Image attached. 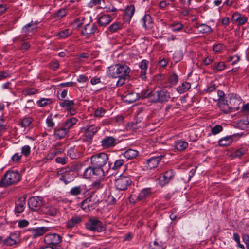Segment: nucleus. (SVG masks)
I'll list each match as a JSON object with an SVG mask.
<instances>
[{"label":"nucleus","instance_id":"37","mask_svg":"<svg viewBox=\"0 0 249 249\" xmlns=\"http://www.w3.org/2000/svg\"><path fill=\"white\" fill-rule=\"evenodd\" d=\"M135 12V7L133 5H130V6H127L125 10V16L128 17L129 19H130L133 17Z\"/></svg>","mask_w":249,"mask_h":249},{"label":"nucleus","instance_id":"10","mask_svg":"<svg viewBox=\"0 0 249 249\" xmlns=\"http://www.w3.org/2000/svg\"><path fill=\"white\" fill-rule=\"evenodd\" d=\"M104 175L105 173L103 169L96 168L93 166L92 167L87 168L83 173V176L86 178H90L94 176L100 178L104 176Z\"/></svg>","mask_w":249,"mask_h":249},{"label":"nucleus","instance_id":"24","mask_svg":"<svg viewBox=\"0 0 249 249\" xmlns=\"http://www.w3.org/2000/svg\"><path fill=\"white\" fill-rule=\"evenodd\" d=\"M81 221V218L79 216H74L69 220L66 223L68 229H71L79 224Z\"/></svg>","mask_w":249,"mask_h":249},{"label":"nucleus","instance_id":"57","mask_svg":"<svg viewBox=\"0 0 249 249\" xmlns=\"http://www.w3.org/2000/svg\"><path fill=\"white\" fill-rule=\"evenodd\" d=\"M216 89V86L214 84H211V85L208 87L207 89L205 90V92L210 93L212 92H215Z\"/></svg>","mask_w":249,"mask_h":249},{"label":"nucleus","instance_id":"17","mask_svg":"<svg viewBox=\"0 0 249 249\" xmlns=\"http://www.w3.org/2000/svg\"><path fill=\"white\" fill-rule=\"evenodd\" d=\"M114 17V14H104L98 18V22L100 26L105 27L112 21Z\"/></svg>","mask_w":249,"mask_h":249},{"label":"nucleus","instance_id":"41","mask_svg":"<svg viewBox=\"0 0 249 249\" xmlns=\"http://www.w3.org/2000/svg\"><path fill=\"white\" fill-rule=\"evenodd\" d=\"M122 24L119 22H114L109 26L108 30L111 32H115L122 28Z\"/></svg>","mask_w":249,"mask_h":249},{"label":"nucleus","instance_id":"12","mask_svg":"<svg viewBox=\"0 0 249 249\" xmlns=\"http://www.w3.org/2000/svg\"><path fill=\"white\" fill-rule=\"evenodd\" d=\"M163 157V155H160L150 158L144 163V169L145 170H151L157 167Z\"/></svg>","mask_w":249,"mask_h":249},{"label":"nucleus","instance_id":"5","mask_svg":"<svg viewBox=\"0 0 249 249\" xmlns=\"http://www.w3.org/2000/svg\"><path fill=\"white\" fill-rule=\"evenodd\" d=\"M171 98V94L165 89H162L154 92L150 95V101L154 103H164L167 102Z\"/></svg>","mask_w":249,"mask_h":249},{"label":"nucleus","instance_id":"7","mask_svg":"<svg viewBox=\"0 0 249 249\" xmlns=\"http://www.w3.org/2000/svg\"><path fill=\"white\" fill-rule=\"evenodd\" d=\"M99 202L97 195L93 194L82 202L81 207L85 211L90 210L95 208Z\"/></svg>","mask_w":249,"mask_h":249},{"label":"nucleus","instance_id":"19","mask_svg":"<svg viewBox=\"0 0 249 249\" xmlns=\"http://www.w3.org/2000/svg\"><path fill=\"white\" fill-rule=\"evenodd\" d=\"M49 230V227H41L33 229L31 231L33 237L36 238L37 237L43 235L45 232L48 231Z\"/></svg>","mask_w":249,"mask_h":249},{"label":"nucleus","instance_id":"43","mask_svg":"<svg viewBox=\"0 0 249 249\" xmlns=\"http://www.w3.org/2000/svg\"><path fill=\"white\" fill-rule=\"evenodd\" d=\"M170 27L174 32H178L183 28V25L179 22H176L172 24Z\"/></svg>","mask_w":249,"mask_h":249},{"label":"nucleus","instance_id":"26","mask_svg":"<svg viewBox=\"0 0 249 249\" xmlns=\"http://www.w3.org/2000/svg\"><path fill=\"white\" fill-rule=\"evenodd\" d=\"M98 131V127L94 125H90L86 128L85 135L89 139H92L93 136Z\"/></svg>","mask_w":249,"mask_h":249},{"label":"nucleus","instance_id":"39","mask_svg":"<svg viewBox=\"0 0 249 249\" xmlns=\"http://www.w3.org/2000/svg\"><path fill=\"white\" fill-rule=\"evenodd\" d=\"M78 120L75 117H72L68 119L65 123L64 126L69 130L74 124H75Z\"/></svg>","mask_w":249,"mask_h":249},{"label":"nucleus","instance_id":"29","mask_svg":"<svg viewBox=\"0 0 249 249\" xmlns=\"http://www.w3.org/2000/svg\"><path fill=\"white\" fill-rule=\"evenodd\" d=\"M233 142V136H226L218 141V145L220 146H227Z\"/></svg>","mask_w":249,"mask_h":249},{"label":"nucleus","instance_id":"1","mask_svg":"<svg viewBox=\"0 0 249 249\" xmlns=\"http://www.w3.org/2000/svg\"><path fill=\"white\" fill-rule=\"evenodd\" d=\"M130 72V68L126 65H115L108 68V74L113 78H119L116 82L117 86H121L124 83L125 79L128 77Z\"/></svg>","mask_w":249,"mask_h":249},{"label":"nucleus","instance_id":"23","mask_svg":"<svg viewBox=\"0 0 249 249\" xmlns=\"http://www.w3.org/2000/svg\"><path fill=\"white\" fill-rule=\"evenodd\" d=\"M138 151L136 150L129 149L124 153H122L120 157L125 158L127 160H130L135 158L138 156Z\"/></svg>","mask_w":249,"mask_h":249},{"label":"nucleus","instance_id":"6","mask_svg":"<svg viewBox=\"0 0 249 249\" xmlns=\"http://www.w3.org/2000/svg\"><path fill=\"white\" fill-rule=\"evenodd\" d=\"M151 194L152 192L150 188H144L138 195H131L129 197V201L133 203L141 201H144Z\"/></svg>","mask_w":249,"mask_h":249},{"label":"nucleus","instance_id":"63","mask_svg":"<svg viewBox=\"0 0 249 249\" xmlns=\"http://www.w3.org/2000/svg\"><path fill=\"white\" fill-rule=\"evenodd\" d=\"M151 249H163L162 247L158 244V242L154 241L153 245H150Z\"/></svg>","mask_w":249,"mask_h":249},{"label":"nucleus","instance_id":"33","mask_svg":"<svg viewBox=\"0 0 249 249\" xmlns=\"http://www.w3.org/2000/svg\"><path fill=\"white\" fill-rule=\"evenodd\" d=\"M73 179V176L68 172H65L61 175L59 178V180L63 181L66 184L71 182Z\"/></svg>","mask_w":249,"mask_h":249},{"label":"nucleus","instance_id":"18","mask_svg":"<svg viewBox=\"0 0 249 249\" xmlns=\"http://www.w3.org/2000/svg\"><path fill=\"white\" fill-rule=\"evenodd\" d=\"M97 26L95 24H87L82 30V34L88 36L97 30Z\"/></svg>","mask_w":249,"mask_h":249},{"label":"nucleus","instance_id":"31","mask_svg":"<svg viewBox=\"0 0 249 249\" xmlns=\"http://www.w3.org/2000/svg\"><path fill=\"white\" fill-rule=\"evenodd\" d=\"M142 26L145 29L151 28L152 27V20L149 15H145L142 20Z\"/></svg>","mask_w":249,"mask_h":249},{"label":"nucleus","instance_id":"60","mask_svg":"<svg viewBox=\"0 0 249 249\" xmlns=\"http://www.w3.org/2000/svg\"><path fill=\"white\" fill-rule=\"evenodd\" d=\"M59 67V63L57 61L52 62L50 64V67L53 70H55Z\"/></svg>","mask_w":249,"mask_h":249},{"label":"nucleus","instance_id":"9","mask_svg":"<svg viewBox=\"0 0 249 249\" xmlns=\"http://www.w3.org/2000/svg\"><path fill=\"white\" fill-rule=\"evenodd\" d=\"M131 180L129 177L120 176L115 180V184L117 189L120 190H125L130 185Z\"/></svg>","mask_w":249,"mask_h":249},{"label":"nucleus","instance_id":"3","mask_svg":"<svg viewBox=\"0 0 249 249\" xmlns=\"http://www.w3.org/2000/svg\"><path fill=\"white\" fill-rule=\"evenodd\" d=\"M20 180V174L17 171H9L7 172L0 182V186L7 187L15 184Z\"/></svg>","mask_w":249,"mask_h":249},{"label":"nucleus","instance_id":"25","mask_svg":"<svg viewBox=\"0 0 249 249\" xmlns=\"http://www.w3.org/2000/svg\"><path fill=\"white\" fill-rule=\"evenodd\" d=\"M25 198H19L15 205V212L17 213H22L25 207Z\"/></svg>","mask_w":249,"mask_h":249},{"label":"nucleus","instance_id":"44","mask_svg":"<svg viewBox=\"0 0 249 249\" xmlns=\"http://www.w3.org/2000/svg\"><path fill=\"white\" fill-rule=\"evenodd\" d=\"M81 188L80 186H75L71 189L70 194L72 196H76L81 194Z\"/></svg>","mask_w":249,"mask_h":249},{"label":"nucleus","instance_id":"27","mask_svg":"<svg viewBox=\"0 0 249 249\" xmlns=\"http://www.w3.org/2000/svg\"><path fill=\"white\" fill-rule=\"evenodd\" d=\"M69 130L63 125L54 129V134L59 139H62L68 133Z\"/></svg>","mask_w":249,"mask_h":249},{"label":"nucleus","instance_id":"46","mask_svg":"<svg viewBox=\"0 0 249 249\" xmlns=\"http://www.w3.org/2000/svg\"><path fill=\"white\" fill-rule=\"evenodd\" d=\"M71 31L69 29H65L60 32L58 34V36L60 38H66L69 36L71 34Z\"/></svg>","mask_w":249,"mask_h":249},{"label":"nucleus","instance_id":"42","mask_svg":"<svg viewBox=\"0 0 249 249\" xmlns=\"http://www.w3.org/2000/svg\"><path fill=\"white\" fill-rule=\"evenodd\" d=\"M32 121L33 119L31 117H25L22 120L20 124L22 127L25 128L29 126Z\"/></svg>","mask_w":249,"mask_h":249},{"label":"nucleus","instance_id":"16","mask_svg":"<svg viewBox=\"0 0 249 249\" xmlns=\"http://www.w3.org/2000/svg\"><path fill=\"white\" fill-rule=\"evenodd\" d=\"M173 176L174 174L172 170L166 171L165 172L163 176H160L159 178V184L162 186L165 185L169 183Z\"/></svg>","mask_w":249,"mask_h":249},{"label":"nucleus","instance_id":"35","mask_svg":"<svg viewBox=\"0 0 249 249\" xmlns=\"http://www.w3.org/2000/svg\"><path fill=\"white\" fill-rule=\"evenodd\" d=\"M52 103V100L50 98H43L39 100L36 104L40 107H45Z\"/></svg>","mask_w":249,"mask_h":249},{"label":"nucleus","instance_id":"21","mask_svg":"<svg viewBox=\"0 0 249 249\" xmlns=\"http://www.w3.org/2000/svg\"><path fill=\"white\" fill-rule=\"evenodd\" d=\"M148 61L146 60H143L139 64V68L141 69L140 76L142 80L146 78V71L148 66Z\"/></svg>","mask_w":249,"mask_h":249},{"label":"nucleus","instance_id":"28","mask_svg":"<svg viewBox=\"0 0 249 249\" xmlns=\"http://www.w3.org/2000/svg\"><path fill=\"white\" fill-rule=\"evenodd\" d=\"M42 211L45 214L52 216H55L58 213L57 209L52 206L44 207Z\"/></svg>","mask_w":249,"mask_h":249},{"label":"nucleus","instance_id":"40","mask_svg":"<svg viewBox=\"0 0 249 249\" xmlns=\"http://www.w3.org/2000/svg\"><path fill=\"white\" fill-rule=\"evenodd\" d=\"M213 69L215 72H218L223 71L226 67V65L223 62H220L217 63H215L212 66Z\"/></svg>","mask_w":249,"mask_h":249},{"label":"nucleus","instance_id":"14","mask_svg":"<svg viewBox=\"0 0 249 249\" xmlns=\"http://www.w3.org/2000/svg\"><path fill=\"white\" fill-rule=\"evenodd\" d=\"M117 139L112 136H106L101 141V146L104 149H107L115 146Z\"/></svg>","mask_w":249,"mask_h":249},{"label":"nucleus","instance_id":"45","mask_svg":"<svg viewBox=\"0 0 249 249\" xmlns=\"http://www.w3.org/2000/svg\"><path fill=\"white\" fill-rule=\"evenodd\" d=\"M124 160L123 159H120L119 160H117L114 164V166L112 167L113 170H117L121 166H122L124 163Z\"/></svg>","mask_w":249,"mask_h":249},{"label":"nucleus","instance_id":"59","mask_svg":"<svg viewBox=\"0 0 249 249\" xmlns=\"http://www.w3.org/2000/svg\"><path fill=\"white\" fill-rule=\"evenodd\" d=\"M212 31V29L210 26L203 24V33L210 34Z\"/></svg>","mask_w":249,"mask_h":249},{"label":"nucleus","instance_id":"2","mask_svg":"<svg viewBox=\"0 0 249 249\" xmlns=\"http://www.w3.org/2000/svg\"><path fill=\"white\" fill-rule=\"evenodd\" d=\"M220 103V108L222 111L225 113L234 112L239 110L241 99L237 95L232 94L224 103Z\"/></svg>","mask_w":249,"mask_h":249},{"label":"nucleus","instance_id":"38","mask_svg":"<svg viewBox=\"0 0 249 249\" xmlns=\"http://www.w3.org/2000/svg\"><path fill=\"white\" fill-rule=\"evenodd\" d=\"M36 28V24H34L33 22H31L24 26V27L22 29V31L25 34H28L30 32H32V31L35 29Z\"/></svg>","mask_w":249,"mask_h":249},{"label":"nucleus","instance_id":"61","mask_svg":"<svg viewBox=\"0 0 249 249\" xmlns=\"http://www.w3.org/2000/svg\"><path fill=\"white\" fill-rule=\"evenodd\" d=\"M21 156L22 154H20L19 153H16L12 156V159L13 161L17 162L20 160Z\"/></svg>","mask_w":249,"mask_h":249},{"label":"nucleus","instance_id":"11","mask_svg":"<svg viewBox=\"0 0 249 249\" xmlns=\"http://www.w3.org/2000/svg\"><path fill=\"white\" fill-rule=\"evenodd\" d=\"M43 199L40 196H33L28 199V205L32 211H38L43 205Z\"/></svg>","mask_w":249,"mask_h":249},{"label":"nucleus","instance_id":"13","mask_svg":"<svg viewBox=\"0 0 249 249\" xmlns=\"http://www.w3.org/2000/svg\"><path fill=\"white\" fill-rule=\"evenodd\" d=\"M62 239L60 235L53 233L48 234L45 236L44 241L48 245H56L62 242Z\"/></svg>","mask_w":249,"mask_h":249},{"label":"nucleus","instance_id":"53","mask_svg":"<svg viewBox=\"0 0 249 249\" xmlns=\"http://www.w3.org/2000/svg\"><path fill=\"white\" fill-rule=\"evenodd\" d=\"M169 80L172 85H175L178 81V76L176 74L173 73L169 77Z\"/></svg>","mask_w":249,"mask_h":249},{"label":"nucleus","instance_id":"55","mask_svg":"<svg viewBox=\"0 0 249 249\" xmlns=\"http://www.w3.org/2000/svg\"><path fill=\"white\" fill-rule=\"evenodd\" d=\"M233 237L234 241L237 243L238 247L241 249H243L244 247L243 245L240 244V236L239 234L236 233H234L233 234Z\"/></svg>","mask_w":249,"mask_h":249},{"label":"nucleus","instance_id":"48","mask_svg":"<svg viewBox=\"0 0 249 249\" xmlns=\"http://www.w3.org/2000/svg\"><path fill=\"white\" fill-rule=\"evenodd\" d=\"M31 147L29 145H24L21 148V154L28 156L30 154Z\"/></svg>","mask_w":249,"mask_h":249},{"label":"nucleus","instance_id":"52","mask_svg":"<svg viewBox=\"0 0 249 249\" xmlns=\"http://www.w3.org/2000/svg\"><path fill=\"white\" fill-rule=\"evenodd\" d=\"M11 75V72L7 70L0 71V80H2Z\"/></svg>","mask_w":249,"mask_h":249},{"label":"nucleus","instance_id":"50","mask_svg":"<svg viewBox=\"0 0 249 249\" xmlns=\"http://www.w3.org/2000/svg\"><path fill=\"white\" fill-rule=\"evenodd\" d=\"M106 111L102 108H98L94 112V116L96 117H102L104 116Z\"/></svg>","mask_w":249,"mask_h":249},{"label":"nucleus","instance_id":"20","mask_svg":"<svg viewBox=\"0 0 249 249\" xmlns=\"http://www.w3.org/2000/svg\"><path fill=\"white\" fill-rule=\"evenodd\" d=\"M19 242V235L17 233H12L4 240V243L7 246H13Z\"/></svg>","mask_w":249,"mask_h":249},{"label":"nucleus","instance_id":"56","mask_svg":"<svg viewBox=\"0 0 249 249\" xmlns=\"http://www.w3.org/2000/svg\"><path fill=\"white\" fill-rule=\"evenodd\" d=\"M153 92L147 90L146 91L143 90L142 93L140 96V98H145L147 97H149L150 100V95L153 93Z\"/></svg>","mask_w":249,"mask_h":249},{"label":"nucleus","instance_id":"49","mask_svg":"<svg viewBox=\"0 0 249 249\" xmlns=\"http://www.w3.org/2000/svg\"><path fill=\"white\" fill-rule=\"evenodd\" d=\"M46 124L48 127L53 128L55 124L54 122L53 121V115L50 114L46 119Z\"/></svg>","mask_w":249,"mask_h":249},{"label":"nucleus","instance_id":"36","mask_svg":"<svg viewBox=\"0 0 249 249\" xmlns=\"http://www.w3.org/2000/svg\"><path fill=\"white\" fill-rule=\"evenodd\" d=\"M74 105L75 103L73 100H64L60 103V106L67 110L72 107H74Z\"/></svg>","mask_w":249,"mask_h":249},{"label":"nucleus","instance_id":"4","mask_svg":"<svg viewBox=\"0 0 249 249\" xmlns=\"http://www.w3.org/2000/svg\"><path fill=\"white\" fill-rule=\"evenodd\" d=\"M108 160V155L104 152L93 155L90 157L92 165L96 168L100 169H103V167L107 164Z\"/></svg>","mask_w":249,"mask_h":249},{"label":"nucleus","instance_id":"15","mask_svg":"<svg viewBox=\"0 0 249 249\" xmlns=\"http://www.w3.org/2000/svg\"><path fill=\"white\" fill-rule=\"evenodd\" d=\"M248 17L243 15L238 12H234L231 17V20L238 24V25L245 24L247 20Z\"/></svg>","mask_w":249,"mask_h":249},{"label":"nucleus","instance_id":"51","mask_svg":"<svg viewBox=\"0 0 249 249\" xmlns=\"http://www.w3.org/2000/svg\"><path fill=\"white\" fill-rule=\"evenodd\" d=\"M247 151V149L245 148H241L236 150L234 153V157L239 158L244 155Z\"/></svg>","mask_w":249,"mask_h":249},{"label":"nucleus","instance_id":"8","mask_svg":"<svg viewBox=\"0 0 249 249\" xmlns=\"http://www.w3.org/2000/svg\"><path fill=\"white\" fill-rule=\"evenodd\" d=\"M86 228L92 231L101 232L106 228L101 221L96 218H90L86 224Z\"/></svg>","mask_w":249,"mask_h":249},{"label":"nucleus","instance_id":"47","mask_svg":"<svg viewBox=\"0 0 249 249\" xmlns=\"http://www.w3.org/2000/svg\"><path fill=\"white\" fill-rule=\"evenodd\" d=\"M222 129L221 125L217 124L211 128V133L213 135H216L221 132Z\"/></svg>","mask_w":249,"mask_h":249},{"label":"nucleus","instance_id":"64","mask_svg":"<svg viewBox=\"0 0 249 249\" xmlns=\"http://www.w3.org/2000/svg\"><path fill=\"white\" fill-rule=\"evenodd\" d=\"M243 240L246 244L247 248L249 249V236L247 235H244L243 236Z\"/></svg>","mask_w":249,"mask_h":249},{"label":"nucleus","instance_id":"62","mask_svg":"<svg viewBox=\"0 0 249 249\" xmlns=\"http://www.w3.org/2000/svg\"><path fill=\"white\" fill-rule=\"evenodd\" d=\"M223 48V45L221 44H218L213 46V50L215 52H220Z\"/></svg>","mask_w":249,"mask_h":249},{"label":"nucleus","instance_id":"30","mask_svg":"<svg viewBox=\"0 0 249 249\" xmlns=\"http://www.w3.org/2000/svg\"><path fill=\"white\" fill-rule=\"evenodd\" d=\"M187 142L182 140H178L174 142V147L178 151H183L185 150L188 146Z\"/></svg>","mask_w":249,"mask_h":249},{"label":"nucleus","instance_id":"34","mask_svg":"<svg viewBox=\"0 0 249 249\" xmlns=\"http://www.w3.org/2000/svg\"><path fill=\"white\" fill-rule=\"evenodd\" d=\"M190 84L187 82H183L181 85L178 87L177 88V91L181 94L187 91L190 88Z\"/></svg>","mask_w":249,"mask_h":249},{"label":"nucleus","instance_id":"32","mask_svg":"<svg viewBox=\"0 0 249 249\" xmlns=\"http://www.w3.org/2000/svg\"><path fill=\"white\" fill-rule=\"evenodd\" d=\"M224 95L225 94L223 91L218 90L217 95H215L214 97H210V98L212 99L214 101H218V106L220 107L221 102H224V103L226 101L224 98Z\"/></svg>","mask_w":249,"mask_h":249},{"label":"nucleus","instance_id":"54","mask_svg":"<svg viewBox=\"0 0 249 249\" xmlns=\"http://www.w3.org/2000/svg\"><path fill=\"white\" fill-rule=\"evenodd\" d=\"M26 95H32L38 93V90L35 88H29L24 91Z\"/></svg>","mask_w":249,"mask_h":249},{"label":"nucleus","instance_id":"22","mask_svg":"<svg viewBox=\"0 0 249 249\" xmlns=\"http://www.w3.org/2000/svg\"><path fill=\"white\" fill-rule=\"evenodd\" d=\"M140 98V96L138 93L131 92L125 95L123 98V100L126 103H132Z\"/></svg>","mask_w":249,"mask_h":249},{"label":"nucleus","instance_id":"58","mask_svg":"<svg viewBox=\"0 0 249 249\" xmlns=\"http://www.w3.org/2000/svg\"><path fill=\"white\" fill-rule=\"evenodd\" d=\"M29 225V222L26 220H22L18 222V226L20 228L27 227Z\"/></svg>","mask_w":249,"mask_h":249}]
</instances>
